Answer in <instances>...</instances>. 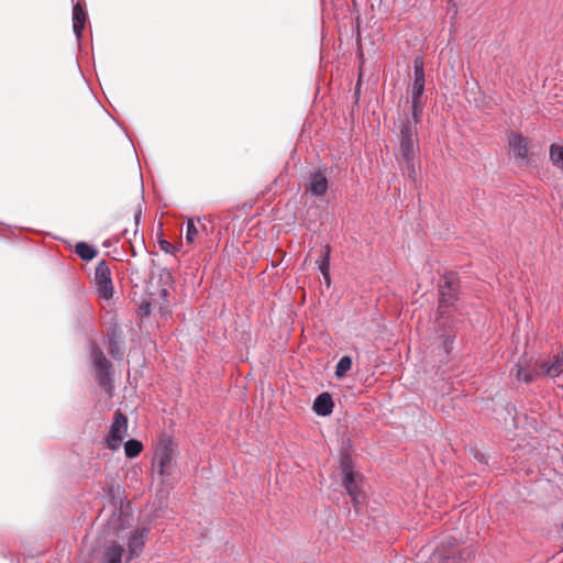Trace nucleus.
<instances>
[{
    "label": "nucleus",
    "instance_id": "7ed1b4c3",
    "mask_svg": "<svg viewBox=\"0 0 563 563\" xmlns=\"http://www.w3.org/2000/svg\"><path fill=\"white\" fill-rule=\"evenodd\" d=\"M91 361L96 369V380L98 385L107 394L111 395L113 389L112 364L107 360L106 355L98 346H93L91 350Z\"/></svg>",
    "mask_w": 563,
    "mask_h": 563
},
{
    "label": "nucleus",
    "instance_id": "6ab92c4d",
    "mask_svg": "<svg viewBox=\"0 0 563 563\" xmlns=\"http://www.w3.org/2000/svg\"><path fill=\"white\" fill-rule=\"evenodd\" d=\"M75 253L84 261H91L98 252L92 245L86 242H78L75 245Z\"/></svg>",
    "mask_w": 563,
    "mask_h": 563
},
{
    "label": "nucleus",
    "instance_id": "393cba45",
    "mask_svg": "<svg viewBox=\"0 0 563 563\" xmlns=\"http://www.w3.org/2000/svg\"><path fill=\"white\" fill-rule=\"evenodd\" d=\"M198 233H199V229L196 225L195 221L192 219H189L187 221V227H186V242L188 244L194 243L196 241Z\"/></svg>",
    "mask_w": 563,
    "mask_h": 563
},
{
    "label": "nucleus",
    "instance_id": "20e7f679",
    "mask_svg": "<svg viewBox=\"0 0 563 563\" xmlns=\"http://www.w3.org/2000/svg\"><path fill=\"white\" fill-rule=\"evenodd\" d=\"M460 278L456 273H445L439 284V302L441 308L445 305H456L459 301Z\"/></svg>",
    "mask_w": 563,
    "mask_h": 563
},
{
    "label": "nucleus",
    "instance_id": "a211bd4d",
    "mask_svg": "<svg viewBox=\"0 0 563 563\" xmlns=\"http://www.w3.org/2000/svg\"><path fill=\"white\" fill-rule=\"evenodd\" d=\"M549 159L553 166L563 169V144H551L549 148Z\"/></svg>",
    "mask_w": 563,
    "mask_h": 563
},
{
    "label": "nucleus",
    "instance_id": "9d476101",
    "mask_svg": "<svg viewBox=\"0 0 563 563\" xmlns=\"http://www.w3.org/2000/svg\"><path fill=\"white\" fill-rule=\"evenodd\" d=\"M457 311L456 305H445L441 309V302L438 303L435 324L438 330L452 329L455 327L456 319L454 312Z\"/></svg>",
    "mask_w": 563,
    "mask_h": 563
},
{
    "label": "nucleus",
    "instance_id": "f257e3e1",
    "mask_svg": "<svg viewBox=\"0 0 563 563\" xmlns=\"http://www.w3.org/2000/svg\"><path fill=\"white\" fill-rule=\"evenodd\" d=\"M421 119L413 118L405 113L400 118L399 124V148L396 154L397 163L400 166L402 175L411 179L413 183L417 180V157L420 151L417 125Z\"/></svg>",
    "mask_w": 563,
    "mask_h": 563
},
{
    "label": "nucleus",
    "instance_id": "c756f323",
    "mask_svg": "<svg viewBox=\"0 0 563 563\" xmlns=\"http://www.w3.org/2000/svg\"><path fill=\"white\" fill-rule=\"evenodd\" d=\"M140 216H141V209H139V210L135 212V214H134L135 225H136V227L139 225Z\"/></svg>",
    "mask_w": 563,
    "mask_h": 563
},
{
    "label": "nucleus",
    "instance_id": "cd10ccee",
    "mask_svg": "<svg viewBox=\"0 0 563 563\" xmlns=\"http://www.w3.org/2000/svg\"><path fill=\"white\" fill-rule=\"evenodd\" d=\"M454 339H455V335H451L449 334L445 339H444V347H445V351L449 353L452 349V345H453V342H454Z\"/></svg>",
    "mask_w": 563,
    "mask_h": 563
},
{
    "label": "nucleus",
    "instance_id": "ddd939ff",
    "mask_svg": "<svg viewBox=\"0 0 563 563\" xmlns=\"http://www.w3.org/2000/svg\"><path fill=\"white\" fill-rule=\"evenodd\" d=\"M125 549L117 541H110L104 544L103 552L100 556V563H122Z\"/></svg>",
    "mask_w": 563,
    "mask_h": 563
},
{
    "label": "nucleus",
    "instance_id": "b1692460",
    "mask_svg": "<svg viewBox=\"0 0 563 563\" xmlns=\"http://www.w3.org/2000/svg\"><path fill=\"white\" fill-rule=\"evenodd\" d=\"M340 466L343 473V478L347 477V475H354L356 474L354 472V465L352 462V459L347 454H343L340 460Z\"/></svg>",
    "mask_w": 563,
    "mask_h": 563
},
{
    "label": "nucleus",
    "instance_id": "4be33fe9",
    "mask_svg": "<svg viewBox=\"0 0 563 563\" xmlns=\"http://www.w3.org/2000/svg\"><path fill=\"white\" fill-rule=\"evenodd\" d=\"M143 450V444L135 439H131L124 443V452L126 457H136Z\"/></svg>",
    "mask_w": 563,
    "mask_h": 563
},
{
    "label": "nucleus",
    "instance_id": "1a4fd4ad",
    "mask_svg": "<svg viewBox=\"0 0 563 563\" xmlns=\"http://www.w3.org/2000/svg\"><path fill=\"white\" fill-rule=\"evenodd\" d=\"M173 462L172 442H165L155 456V465L161 476L169 475Z\"/></svg>",
    "mask_w": 563,
    "mask_h": 563
},
{
    "label": "nucleus",
    "instance_id": "dca6fc26",
    "mask_svg": "<svg viewBox=\"0 0 563 563\" xmlns=\"http://www.w3.org/2000/svg\"><path fill=\"white\" fill-rule=\"evenodd\" d=\"M334 404L329 393H322L313 401V411L322 417L331 415Z\"/></svg>",
    "mask_w": 563,
    "mask_h": 563
},
{
    "label": "nucleus",
    "instance_id": "6e6552de",
    "mask_svg": "<svg viewBox=\"0 0 563 563\" xmlns=\"http://www.w3.org/2000/svg\"><path fill=\"white\" fill-rule=\"evenodd\" d=\"M537 366L540 375H545L550 378L560 376L563 373V350L548 361H538Z\"/></svg>",
    "mask_w": 563,
    "mask_h": 563
},
{
    "label": "nucleus",
    "instance_id": "f8f14e48",
    "mask_svg": "<svg viewBox=\"0 0 563 563\" xmlns=\"http://www.w3.org/2000/svg\"><path fill=\"white\" fill-rule=\"evenodd\" d=\"M329 183L324 170H317L310 175V181L307 187L314 197H323L328 191Z\"/></svg>",
    "mask_w": 563,
    "mask_h": 563
},
{
    "label": "nucleus",
    "instance_id": "f3484780",
    "mask_svg": "<svg viewBox=\"0 0 563 563\" xmlns=\"http://www.w3.org/2000/svg\"><path fill=\"white\" fill-rule=\"evenodd\" d=\"M87 21V13L80 3H76L73 8V31L77 38L81 37L85 24Z\"/></svg>",
    "mask_w": 563,
    "mask_h": 563
},
{
    "label": "nucleus",
    "instance_id": "39448f33",
    "mask_svg": "<svg viewBox=\"0 0 563 563\" xmlns=\"http://www.w3.org/2000/svg\"><path fill=\"white\" fill-rule=\"evenodd\" d=\"M128 433V418L121 411L117 410L110 427L109 434L106 439L107 448L115 451L121 446L122 440Z\"/></svg>",
    "mask_w": 563,
    "mask_h": 563
},
{
    "label": "nucleus",
    "instance_id": "5701e85b",
    "mask_svg": "<svg viewBox=\"0 0 563 563\" xmlns=\"http://www.w3.org/2000/svg\"><path fill=\"white\" fill-rule=\"evenodd\" d=\"M352 366V360L350 356H342L335 367V376L336 377H343Z\"/></svg>",
    "mask_w": 563,
    "mask_h": 563
},
{
    "label": "nucleus",
    "instance_id": "a878e982",
    "mask_svg": "<svg viewBox=\"0 0 563 563\" xmlns=\"http://www.w3.org/2000/svg\"><path fill=\"white\" fill-rule=\"evenodd\" d=\"M474 551L472 549L465 548L461 551L459 558L456 556H445L443 558V563H460V561H465L473 555Z\"/></svg>",
    "mask_w": 563,
    "mask_h": 563
},
{
    "label": "nucleus",
    "instance_id": "423d86ee",
    "mask_svg": "<svg viewBox=\"0 0 563 563\" xmlns=\"http://www.w3.org/2000/svg\"><path fill=\"white\" fill-rule=\"evenodd\" d=\"M95 284L97 287L98 296L102 299H110L113 296V284L111 278V271L106 261H100L95 269Z\"/></svg>",
    "mask_w": 563,
    "mask_h": 563
},
{
    "label": "nucleus",
    "instance_id": "0eeeda50",
    "mask_svg": "<svg viewBox=\"0 0 563 563\" xmlns=\"http://www.w3.org/2000/svg\"><path fill=\"white\" fill-rule=\"evenodd\" d=\"M150 533V528L142 527L136 528L130 536L128 541V558L126 561H131L134 558H139L145 547Z\"/></svg>",
    "mask_w": 563,
    "mask_h": 563
},
{
    "label": "nucleus",
    "instance_id": "f03ea898",
    "mask_svg": "<svg viewBox=\"0 0 563 563\" xmlns=\"http://www.w3.org/2000/svg\"><path fill=\"white\" fill-rule=\"evenodd\" d=\"M415 79L411 88L410 100V115L417 119H422L424 103L422 102V95L424 91V62L423 58L418 56L413 60Z\"/></svg>",
    "mask_w": 563,
    "mask_h": 563
},
{
    "label": "nucleus",
    "instance_id": "c85d7f7f",
    "mask_svg": "<svg viewBox=\"0 0 563 563\" xmlns=\"http://www.w3.org/2000/svg\"><path fill=\"white\" fill-rule=\"evenodd\" d=\"M327 285L330 286L331 279H330V271H327V273H321Z\"/></svg>",
    "mask_w": 563,
    "mask_h": 563
},
{
    "label": "nucleus",
    "instance_id": "bb28decb",
    "mask_svg": "<svg viewBox=\"0 0 563 563\" xmlns=\"http://www.w3.org/2000/svg\"><path fill=\"white\" fill-rule=\"evenodd\" d=\"M159 247L165 253H174V251H175V246L166 240H162L159 242Z\"/></svg>",
    "mask_w": 563,
    "mask_h": 563
},
{
    "label": "nucleus",
    "instance_id": "2eb2a0df",
    "mask_svg": "<svg viewBox=\"0 0 563 563\" xmlns=\"http://www.w3.org/2000/svg\"><path fill=\"white\" fill-rule=\"evenodd\" d=\"M509 146L515 153V156L517 158L527 159L529 152H528V140L519 134V133H511L509 135Z\"/></svg>",
    "mask_w": 563,
    "mask_h": 563
},
{
    "label": "nucleus",
    "instance_id": "412c9836",
    "mask_svg": "<svg viewBox=\"0 0 563 563\" xmlns=\"http://www.w3.org/2000/svg\"><path fill=\"white\" fill-rule=\"evenodd\" d=\"M109 347L108 352L113 358H121L123 355V351L120 346V343L117 340L115 331L108 334Z\"/></svg>",
    "mask_w": 563,
    "mask_h": 563
},
{
    "label": "nucleus",
    "instance_id": "aec40b11",
    "mask_svg": "<svg viewBox=\"0 0 563 563\" xmlns=\"http://www.w3.org/2000/svg\"><path fill=\"white\" fill-rule=\"evenodd\" d=\"M330 257H331V246L325 244L320 250V255L316 261V264L321 273H327L330 271Z\"/></svg>",
    "mask_w": 563,
    "mask_h": 563
},
{
    "label": "nucleus",
    "instance_id": "4468645a",
    "mask_svg": "<svg viewBox=\"0 0 563 563\" xmlns=\"http://www.w3.org/2000/svg\"><path fill=\"white\" fill-rule=\"evenodd\" d=\"M512 373L517 380L526 384L532 383L538 376H540L538 367L536 369L529 368L528 361H519L515 365Z\"/></svg>",
    "mask_w": 563,
    "mask_h": 563
},
{
    "label": "nucleus",
    "instance_id": "7c9ffc66",
    "mask_svg": "<svg viewBox=\"0 0 563 563\" xmlns=\"http://www.w3.org/2000/svg\"><path fill=\"white\" fill-rule=\"evenodd\" d=\"M198 223L201 225V229H202V230H206V225H205V224H202V223H200V220H199V219H198Z\"/></svg>",
    "mask_w": 563,
    "mask_h": 563
},
{
    "label": "nucleus",
    "instance_id": "9b49d317",
    "mask_svg": "<svg viewBox=\"0 0 563 563\" xmlns=\"http://www.w3.org/2000/svg\"><path fill=\"white\" fill-rule=\"evenodd\" d=\"M361 482L362 475H360L358 473L354 475H347V477L343 478V485L347 494L350 495L356 511H358L357 506L362 504L364 498Z\"/></svg>",
    "mask_w": 563,
    "mask_h": 563
}]
</instances>
